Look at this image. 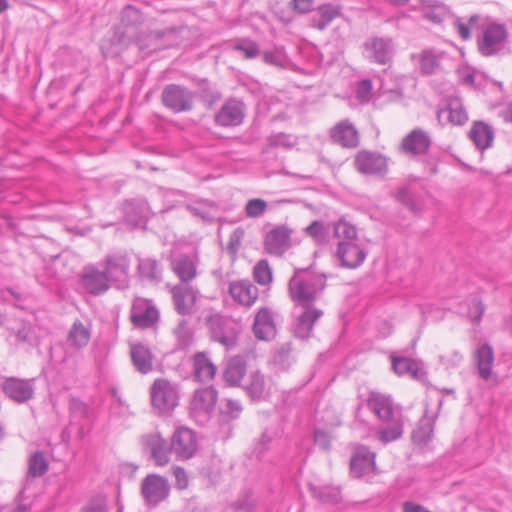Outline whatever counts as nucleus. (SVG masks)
I'll list each match as a JSON object with an SVG mask.
<instances>
[{
	"mask_svg": "<svg viewBox=\"0 0 512 512\" xmlns=\"http://www.w3.org/2000/svg\"><path fill=\"white\" fill-rule=\"evenodd\" d=\"M367 407L384 425L377 433V438L383 444L399 439L403 434V415L392 398L378 392H371L367 399Z\"/></svg>",
	"mask_w": 512,
	"mask_h": 512,
	"instance_id": "obj_1",
	"label": "nucleus"
},
{
	"mask_svg": "<svg viewBox=\"0 0 512 512\" xmlns=\"http://www.w3.org/2000/svg\"><path fill=\"white\" fill-rule=\"evenodd\" d=\"M326 288V276L312 267L297 268L288 282V293L296 306H315Z\"/></svg>",
	"mask_w": 512,
	"mask_h": 512,
	"instance_id": "obj_2",
	"label": "nucleus"
},
{
	"mask_svg": "<svg viewBox=\"0 0 512 512\" xmlns=\"http://www.w3.org/2000/svg\"><path fill=\"white\" fill-rule=\"evenodd\" d=\"M508 35L505 24L498 22L487 24L476 40L479 53L484 57L504 54L507 50Z\"/></svg>",
	"mask_w": 512,
	"mask_h": 512,
	"instance_id": "obj_3",
	"label": "nucleus"
},
{
	"mask_svg": "<svg viewBox=\"0 0 512 512\" xmlns=\"http://www.w3.org/2000/svg\"><path fill=\"white\" fill-rule=\"evenodd\" d=\"M109 281L117 289L128 286L130 260L125 253L108 254L100 263Z\"/></svg>",
	"mask_w": 512,
	"mask_h": 512,
	"instance_id": "obj_4",
	"label": "nucleus"
},
{
	"mask_svg": "<svg viewBox=\"0 0 512 512\" xmlns=\"http://www.w3.org/2000/svg\"><path fill=\"white\" fill-rule=\"evenodd\" d=\"M151 403L161 414L171 412L178 404L176 386L165 379L155 380L151 387Z\"/></svg>",
	"mask_w": 512,
	"mask_h": 512,
	"instance_id": "obj_5",
	"label": "nucleus"
},
{
	"mask_svg": "<svg viewBox=\"0 0 512 512\" xmlns=\"http://www.w3.org/2000/svg\"><path fill=\"white\" fill-rule=\"evenodd\" d=\"M161 100L174 113L188 112L194 105V93L182 85L169 84L164 87Z\"/></svg>",
	"mask_w": 512,
	"mask_h": 512,
	"instance_id": "obj_6",
	"label": "nucleus"
},
{
	"mask_svg": "<svg viewBox=\"0 0 512 512\" xmlns=\"http://www.w3.org/2000/svg\"><path fill=\"white\" fill-rule=\"evenodd\" d=\"M206 323L213 340L228 349L236 345L238 327L231 319L214 314L207 318Z\"/></svg>",
	"mask_w": 512,
	"mask_h": 512,
	"instance_id": "obj_7",
	"label": "nucleus"
},
{
	"mask_svg": "<svg viewBox=\"0 0 512 512\" xmlns=\"http://www.w3.org/2000/svg\"><path fill=\"white\" fill-rule=\"evenodd\" d=\"M365 58L375 64L388 65L392 62L395 54V46L390 37H370L364 44Z\"/></svg>",
	"mask_w": 512,
	"mask_h": 512,
	"instance_id": "obj_8",
	"label": "nucleus"
},
{
	"mask_svg": "<svg viewBox=\"0 0 512 512\" xmlns=\"http://www.w3.org/2000/svg\"><path fill=\"white\" fill-rule=\"evenodd\" d=\"M1 390L11 401L17 404H25L34 398L35 379L8 377L1 384Z\"/></svg>",
	"mask_w": 512,
	"mask_h": 512,
	"instance_id": "obj_9",
	"label": "nucleus"
},
{
	"mask_svg": "<svg viewBox=\"0 0 512 512\" xmlns=\"http://www.w3.org/2000/svg\"><path fill=\"white\" fill-rule=\"evenodd\" d=\"M170 485L166 478L157 475H147L141 483V494L146 505L155 507L169 496Z\"/></svg>",
	"mask_w": 512,
	"mask_h": 512,
	"instance_id": "obj_10",
	"label": "nucleus"
},
{
	"mask_svg": "<svg viewBox=\"0 0 512 512\" xmlns=\"http://www.w3.org/2000/svg\"><path fill=\"white\" fill-rule=\"evenodd\" d=\"M295 322L293 333L300 339L311 336L315 323L323 316V311L316 306H294Z\"/></svg>",
	"mask_w": 512,
	"mask_h": 512,
	"instance_id": "obj_11",
	"label": "nucleus"
},
{
	"mask_svg": "<svg viewBox=\"0 0 512 512\" xmlns=\"http://www.w3.org/2000/svg\"><path fill=\"white\" fill-rule=\"evenodd\" d=\"M354 164L358 172L365 175L385 176L388 171V160L377 152L367 150L359 151Z\"/></svg>",
	"mask_w": 512,
	"mask_h": 512,
	"instance_id": "obj_12",
	"label": "nucleus"
},
{
	"mask_svg": "<svg viewBox=\"0 0 512 512\" xmlns=\"http://www.w3.org/2000/svg\"><path fill=\"white\" fill-rule=\"evenodd\" d=\"M199 258L196 253L175 252L170 255V266L180 283H191L197 276Z\"/></svg>",
	"mask_w": 512,
	"mask_h": 512,
	"instance_id": "obj_13",
	"label": "nucleus"
},
{
	"mask_svg": "<svg viewBox=\"0 0 512 512\" xmlns=\"http://www.w3.org/2000/svg\"><path fill=\"white\" fill-rule=\"evenodd\" d=\"M82 288L93 296L106 293L112 285L107 274L95 265H86L80 276Z\"/></svg>",
	"mask_w": 512,
	"mask_h": 512,
	"instance_id": "obj_14",
	"label": "nucleus"
},
{
	"mask_svg": "<svg viewBox=\"0 0 512 512\" xmlns=\"http://www.w3.org/2000/svg\"><path fill=\"white\" fill-rule=\"evenodd\" d=\"M198 448L196 434L186 427H179L171 438V450L180 459H190Z\"/></svg>",
	"mask_w": 512,
	"mask_h": 512,
	"instance_id": "obj_15",
	"label": "nucleus"
},
{
	"mask_svg": "<svg viewBox=\"0 0 512 512\" xmlns=\"http://www.w3.org/2000/svg\"><path fill=\"white\" fill-rule=\"evenodd\" d=\"M131 322L139 328L152 327L159 319V312L151 300L137 298L130 313Z\"/></svg>",
	"mask_w": 512,
	"mask_h": 512,
	"instance_id": "obj_16",
	"label": "nucleus"
},
{
	"mask_svg": "<svg viewBox=\"0 0 512 512\" xmlns=\"http://www.w3.org/2000/svg\"><path fill=\"white\" fill-rule=\"evenodd\" d=\"M431 137L421 128L410 131L401 141V151L410 157L422 156L428 153Z\"/></svg>",
	"mask_w": 512,
	"mask_h": 512,
	"instance_id": "obj_17",
	"label": "nucleus"
},
{
	"mask_svg": "<svg viewBox=\"0 0 512 512\" xmlns=\"http://www.w3.org/2000/svg\"><path fill=\"white\" fill-rule=\"evenodd\" d=\"M199 290L191 283H179L172 288V296L176 311L180 315H189L199 297Z\"/></svg>",
	"mask_w": 512,
	"mask_h": 512,
	"instance_id": "obj_18",
	"label": "nucleus"
},
{
	"mask_svg": "<svg viewBox=\"0 0 512 512\" xmlns=\"http://www.w3.org/2000/svg\"><path fill=\"white\" fill-rule=\"evenodd\" d=\"M341 266L354 269L359 267L366 259L367 252L356 241H339L336 250Z\"/></svg>",
	"mask_w": 512,
	"mask_h": 512,
	"instance_id": "obj_19",
	"label": "nucleus"
},
{
	"mask_svg": "<svg viewBox=\"0 0 512 512\" xmlns=\"http://www.w3.org/2000/svg\"><path fill=\"white\" fill-rule=\"evenodd\" d=\"M292 231L286 226H276L265 236L264 247L267 253L281 256L291 246Z\"/></svg>",
	"mask_w": 512,
	"mask_h": 512,
	"instance_id": "obj_20",
	"label": "nucleus"
},
{
	"mask_svg": "<svg viewBox=\"0 0 512 512\" xmlns=\"http://www.w3.org/2000/svg\"><path fill=\"white\" fill-rule=\"evenodd\" d=\"M245 106L243 102L236 99L227 100L214 117L218 126H238L243 122Z\"/></svg>",
	"mask_w": 512,
	"mask_h": 512,
	"instance_id": "obj_21",
	"label": "nucleus"
},
{
	"mask_svg": "<svg viewBox=\"0 0 512 512\" xmlns=\"http://www.w3.org/2000/svg\"><path fill=\"white\" fill-rule=\"evenodd\" d=\"M375 453L365 446H358L350 460V472L354 477L360 478L375 469Z\"/></svg>",
	"mask_w": 512,
	"mask_h": 512,
	"instance_id": "obj_22",
	"label": "nucleus"
},
{
	"mask_svg": "<svg viewBox=\"0 0 512 512\" xmlns=\"http://www.w3.org/2000/svg\"><path fill=\"white\" fill-rule=\"evenodd\" d=\"M232 299L245 307H251L258 299V288L247 279L233 281L229 284Z\"/></svg>",
	"mask_w": 512,
	"mask_h": 512,
	"instance_id": "obj_23",
	"label": "nucleus"
},
{
	"mask_svg": "<svg viewBox=\"0 0 512 512\" xmlns=\"http://www.w3.org/2000/svg\"><path fill=\"white\" fill-rule=\"evenodd\" d=\"M253 333L259 340H270L276 334V325L272 315V311L263 307L258 310L253 323Z\"/></svg>",
	"mask_w": 512,
	"mask_h": 512,
	"instance_id": "obj_24",
	"label": "nucleus"
},
{
	"mask_svg": "<svg viewBox=\"0 0 512 512\" xmlns=\"http://www.w3.org/2000/svg\"><path fill=\"white\" fill-rule=\"evenodd\" d=\"M130 356L134 368L141 374H148L153 370L154 355L151 349L141 342L130 345Z\"/></svg>",
	"mask_w": 512,
	"mask_h": 512,
	"instance_id": "obj_25",
	"label": "nucleus"
},
{
	"mask_svg": "<svg viewBox=\"0 0 512 512\" xmlns=\"http://www.w3.org/2000/svg\"><path fill=\"white\" fill-rule=\"evenodd\" d=\"M7 329L10 336H13L15 338V342L18 344L35 346L39 342L36 327L27 320L20 319L15 321L14 324L9 326Z\"/></svg>",
	"mask_w": 512,
	"mask_h": 512,
	"instance_id": "obj_26",
	"label": "nucleus"
},
{
	"mask_svg": "<svg viewBox=\"0 0 512 512\" xmlns=\"http://www.w3.org/2000/svg\"><path fill=\"white\" fill-rule=\"evenodd\" d=\"M218 398L217 390L213 386H208L195 390L191 399V409L194 412H211Z\"/></svg>",
	"mask_w": 512,
	"mask_h": 512,
	"instance_id": "obj_27",
	"label": "nucleus"
},
{
	"mask_svg": "<svg viewBox=\"0 0 512 512\" xmlns=\"http://www.w3.org/2000/svg\"><path fill=\"white\" fill-rule=\"evenodd\" d=\"M446 117L448 122L452 125H464L468 120L467 112L463 103L458 97H449L447 99L446 107L440 109L438 112L439 121Z\"/></svg>",
	"mask_w": 512,
	"mask_h": 512,
	"instance_id": "obj_28",
	"label": "nucleus"
},
{
	"mask_svg": "<svg viewBox=\"0 0 512 512\" xmlns=\"http://www.w3.org/2000/svg\"><path fill=\"white\" fill-rule=\"evenodd\" d=\"M331 138L335 143L346 148H355L359 144L358 131L354 125L348 121L338 123L331 130Z\"/></svg>",
	"mask_w": 512,
	"mask_h": 512,
	"instance_id": "obj_29",
	"label": "nucleus"
},
{
	"mask_svg": "<svg viewBox=\"0 0 512 512\" xmlns=\"http://www.w3.org/2000/svg\"><path fill=\"white\" fill-rule=\"evenodd\" d=\"M216 366L207 353L198 352L193 356V376L198 382H209L216 374Z\"/></svg>",
	"mask_w": 512,
	"mask_h": 512,
	"instance_id": "obj_30",
	"label": "nucleus"
},
{
	"mask_svg": "<svg viewBox=\"0 0 512 512\" xmlns=\"http://www.w3.org/2000/svg\"><path fill=\"white\" fill-rule=\"evenodd\" d=\"M469 138L477 149L485 150L492 146L494 130L484 121H475L469 131Z\"/></svg>",
	"mask_w": 512,
	"mask_h": 512,
	"instance_id": "obj_31",
	"label": "nucleus"
},
{
	"mask_svg": "<svg viewBox=\"0 0 512 512\" xmlns=\"http://www.w3.org/2000/svg\"><path fill=\"white\" fill-rule=\"evenodd\" d=\"M474 361L479 377L488 380L491 377L494 362L493 348L489 344L481 345L474 353Z\"/></svg>",
	"mask_w": 512,
	"mask_h": 512,
	"instance_id": "obj_32",
	"label": "nucleus"
},
{
	"mask_svg": "<svg viewBox=\"0 0 512 512\" xmlns=\"http://www.w3.org/2000/svg\"><path fill=\"white\" fill-rule=\"evenodd\" d=\"M145 444L158 466H164L169 462V454L172 450L164 438L158 434H152L147 436Z\"/></svg>",
	"mask_w": 512,
	"mask_h": 512,
	"instance_id": "obj_33",
	"label": "nucleus"
},
{
	"mask_svg": "<svg viewBox=\"0 0 512 512\" xmlns=\"http://www.w3.org/2000/svg\"><path fill=\"white\" fill-rule=\"evenodd\" d=\"M245 390L253 400H264L270 394V387L265 376L259 371L249 374Z\"/></svg>",
	"mask_w": 512,
	"mask_h": 512,
	"instance_id": "obj_34",
	"label": "nucleus"
},
{
	"mask_svg": "<svg viewBox=\"0 0 512 512\" xmlns=\"http://www.w3.org/2000/svg\"><path fill=\"white\" fill-rule=\"evenodd\" d=\"M391 363L394 372L399 375H410L414 379H418L422 376V363L418 360H414L402 356H391Z\"/></svg>",
	"mask_w": 512,
	"mask_h": 512,
	"instance_id": "obj_35",
	"label": "nucleus"
},
{
	"mask_svg": "<svg viewBox=\"0 0 512 512\" xmlns=\"http://www.w3.org/2000/svg\"><path fill=\"white\" fill-rule=\"evenodd\" d=\"M186 209L194 216L203 221L212 222L218 213V206L215 202L200 199L186 205Z\"/></svg>",
	"mask_w": 512,
	"mask_h": 512,
	"instance_id": "obj_36",
	"label": "nucleus"
},
{
	"mask_svg": "<svg viewBox=\"0 0 512 512\" xmlns=\"http://www.w3.org/2000/svg\"><path fill=\"white\" fill-rule=\"evenodd\" d=\"M246 373V363L241 357H234L229 360L223 373L224 381L230 386L240 384Z\"/></svg>",
	"mask_w": 512,
	"mask_h": 512,
	"instance_id": "obj_37",
	"label": "nucleus"
},
{
	"mask_svg": "<svg viewBox=\"0 0 512 512\" xmlns=\"http://www.w3.org/2000/svg\"><path fill=\"white\" fill-rule=\"evenodd\" d=\"M90 330L81 321L73 323L68 333V343L75 348L85 347L90 340Z\"/></svg>",
	"mask_w": 512,
	"mask_h": 512,
	"instance_id": "obj_38",
	"label": "nucleus"
},
{
	"mask_svg": "<svg viewBox=\"0 0 512 512\" xmlns=\"http://www.w3.org/2000/svg\"><path fill=\"white\" fill-rule=\"evenodd\" d=\"M138 272L142 279L147 281H160L162 270L155 259H140L138 263Z\"/></svg>",
	"mask_w": 512,
	"mask_h": 512,
	"instance_id": "obj_39",
	"label": "nucleus"
},
{
	"mask_svg": "<svg viewBox=\"0 0 512 512\" xmlns=\"http://www.w3.org/2000/svg\"><path fill=\"white\" fill-rule=\"evenodd\" d=\"M339 9L331 4L322 5L313 17L314 26L319 30L325 29L338 15Z\"/></svg>",
	"mask_w": 512,
	"mask_h": 512,
	"instance_id": "obj_40",
	"label": "nucleus"
},
{
	"mask_svg": "<svg viewBox=\"0 0 512 512\" xmlns=\"http://www.w3.org/2000/svg\"><path fill=\"white\" fill-rule=\"evenodd\" d=\"M49 469V463L44 452L36 451L28 459L27 474L30 477H42Z\"/></svg>",
	"mask_w": 512,
	"mask_h": 512,
	"instance_id": "obj_41",
	"label": "nucleus"
},
{
	"mask_svg": "<svg viewBox=\"0 0 512 512\" xmlns=\"http://www.w3.org/2000/svg\"><path fill=\"white\" fill-rule=\"evenodd\" d=\"M434 431V420L425 414L413 431L412 439L414 443L426 444L432 437Z\"/></svg>",
	"mask_w": 512,
	"mask_h": 512,
	"instance_id": "obj_42",
	"label": "nucleus"
},
{
	"mask_svg": "<svg viewBox=\"0 0 512 512\" xmlns=\"http://www.w3.org/2000/svg\"><path fill=\"white\" fill-rule=\"evenodd\" d=\"M413 59H417L421 72L425 75H431L436 72L439 67V58L430 50H424L418 55H413Z\"/></svg>",
	"mask_w": 512,
	"mask_h": 512,
	"instance_id": "obj_43",
	"label": "nucleus"
},
{
	"mask_svg": "<svg viewBox=\"0 0 512 512\" xmlns=\"http://www.w3.org/2000/svg\"><path fill=\"white\" fill-rule=\"evenodd\" d=\"M177 338V347L181 350L189 349L194 342V336L188 322L184 319L180 320L174 330Z\"/></svg>",
	"mask_w": 512,
	"mask_h": 512,
	"instance_id": "obj_44",
	"label": "nucleus"
},
{
	"mask_svg": "<svg viewBox=\"0 0 512 512\" xmlns=\"http://www.w3.org/2000/svg\"><path fill=\"white\" fill-rule=\"evenodd\" d=\"M199 97L208 107H212L217 103L222 95L221 93L211 86L207 79H202L198 83Z\"/></svg>",
	"mask_w": 512,
	"mask_h": 512,
	"instance_id": "obj_45",
	"label": "nucleus"
},
{
	"mask_svg": "<svg viewBox=\"0 0 512 512\" xmlns=\"http://www.w3.org/2000/svg\"><path fill=\"white\" fill-rule=\"evenodd\" d=\"M334 236L339 239V241H356L357 239V231L356 228L345 220H339L334 224L333 227Z\"/></svg>",
	"mask_w": 512,
	"mask_h": 512,
	"instance_id": "obj_46",
	"label": "nucleus"
},
{
	"mask_svg": "<svg viewBox=\"0 0 512 512\" xmlns=\"http://www.w3.org/2000/svg\"><path fill=\"white\" fill-rule=\"evenodd\" d=\"M315 496L325 504H338L342 501L341 490L339 487L324 486L315 491Z\"/></svg>",
	"mask_w": 512,
	"mask_h": 512,
	"instance_id": "obj_47",
	"label": "nucleus"
},
{
	"mask_svg": "<svg viewBox=\"0 0 512 512\" xmlns=\"http://www.w3.org/2000/svg\"><path fill=\"white\" fill-rule=\"evenodd\" d=\"M233 49L243 53L247 59L256 58L260 53L258 44L247 38L236 40Z\"/></svg>",
	"mask_w": 512,
	"mask_h": 512,
	"instance_id": "obj_48",
	"label": "nucleus"
},
{
	"mask_svg": "<svg viewBox=\"0 0 512 512\" xmlns=\"http://www.w3.org/2000/svg\"><path fill=\"white\" fill-rule=\"evenodd\" d=\"M305 232L317 244H325L328 241V232L324 223L321 221H313L305 228Z\"/></svg>",
	"mask_w": 512,
	"mask_h": 512,
	"instance_id": "obj_49",
	"label": "nucleus"
},
{
	"mask_svg": "<svg viewBox=\"0 0 512 512\" xmlns=\"http://www.w3.org/2000/svg\"><path fill=\"white\" fill-rule=\"evenodd\" d=\"M478 20V15L470 16L467 23H465L462 18L456 17L453 22V26L460 38L464 41H467L471 38L470 28L474 27Z\"/></svg>",
	"mask_w": 512,
	"mask_h": 512,
	"instance_id": "obj_50",
	"label": "nucleus"
},
{
	"mask_svg": "<svg viewBox=\"0 0 512 512\" xmlns=\"http://www.w3.org/2000/svg\"><path fill=\"white\" fill-rule=\"evenodd\" d=\"M254 279L261 285H266L272 281V271L266 260H260L254 267Z\"/></svg>",
	"mask_w": 512,
	"mask_h": 512,
	"instance_id": "obj_51",
	"label": "nucleus"
},
{
	"mask_svg": "<svg viewBox=\"0 0 512 512\" xmlns=\"http://www.w3.org/2000/svg\"><path fill=\"white\" fill-rule=\"evenodd\" d=\"M448 13L447 7L440 2H434L425 9V17L433 23H441Z\"/></svg>",
	"mask_w": 512,
	"mask_h": 512,
	"instance_id": "obj_52",
	"label": "nucleus"
},
{
	"mask_svg": "<svg viewBox=\"0 0 512 512\" xmlns=\"http://www.w3.org/2000/svg\"><path fill=\"white\" fill-rule=\"evenodd\" d=\"M242 405L239 401L233 399H225L221 406L220 412L227 420L237 419L242 412Z\"/></svg>",
	"mask_w": 512,
	"mask_h": 512,
	"instance_id": "obj_53",
	"label": "nucleus"
},
{
	"mask_svg": "<svg viewBox=\"0 0 512 512\" xmlns=\"http://www.w3.org/2000/svg\"><path fill=\"white\" fill-rule=\"evenodd\" d=\"M265 63L276 67H283L286 64L287 57L283 48L276 47L263 53Z\"/></svg>",
	"mask_w": 512,
	"mask_h": 512,
	"instance_id": "obj_54",
	"label": "nucleus"
},
{
	"mask_svg": "<svg viewBox=\"0 0 512 512\" xmlns=\"http://www.w3.org/2000/svg\"><path fill=\"white\" fill-rule=\"evenodd\" d=\"M267 209V202L260 198L250 199L245 205V213L249 218L262 216Z\"/></svg>",
	"mask_w": 512,
	"mask_h": 512,
	"instance_id": "obj_55",
	"label": "nucleus"
},
{
	"mask_svg": "<svg viewBox=\"0 0 512 512\" xmlns=\"http://www.w3.org/2000/svg\"><path fill=\"white\" fill-rule=\"evenodd\" d=\"M274 362L281 368L285 369L291 364V346L289 343L282 345L274 353Z\"/></svg>",
	"mask_w": 512,
	"mask_h": 512,
	"instance_id": "obj_56",
	"label": "nucleus"
},
{
	"mask_svg": "<svg viewBox=\"0 0 512 512\" xmlns=\"http://www.w3.org/2000/svg\"><path fill=\"white\" fill-rule=\"evenodd\" d=\"M80 512H108L107 500L102 495L91 498L81 509Z\"/></svg>",
	"mask_w": 512,
	"mask_h": 512,
	"instance_id": "obj_57",
	"label": "nucleus"
},
{
	"mask_svg": "<svg viewBox=\"0 0 512 512\" xmlns=\"http://www.w3.org/2000/svg\"><path fill=\"white\" fill-rule=\"evenodd\" d=\"M396 198L399 202L404 204L413 213L418 212L417 204L413 198L412 193L408 187H402L398 190Z\"/></svg>",
	"mask_w": 512,
	"mask_h": 512,
	"instance_id": "obj_58",
	"label": "nucleus"
},
{
	"mask_svg": "<svg viewBox=\"0 0 512 512\" xmlns=\"http://www.w3.org/2000/svg\"><path fill=\"white\" fill-rule=\"evenodd\" d=\"M356 98L361 103H367L370 101L372 96V83L369 79H364L357 84L356 87Z\"/></svg>",
	"mask_w": 512,
	"mask_h": 512,
	"instance_id": "obj_59",
	"label": "nucleus"
},
{
	"mask_svg": "<svg viewBox=\"0 0 512 512\" xmlns=\"http://www.w3.org/2000/svg\"><path fill=\"white\" fill-rule=\"evenodd\" d=\"M439 360L445 369L450 370L459 367L463 360V356L458 351H452L445 355H441Z\"/></svg>",
	"mask_w": 512,
	"mask_h": 512,
	"instance_id": "obj_60",
	"label": "nucleus"
},
{
	"mask_svg": "<svg viewBox=\"0 0 512 512\" xmlns=\"http://www.w3.org/2000/svg\"><path fill=\"white\" fill-rule=\"evenodd\" d=\"M268 143L271 147H284L290 148L294 145V140L291 135L285 133H277L268 138Z\"/></svg>",
	"mask_w": 512,
	"mask_h": 512,
	"instance_id": "obj_61",
	"label": "nucleus"
},
{
	"mask_svg": "<svg viewBox=\"0 0 512 512\" xmlns=\"http://www.w3.org/2000/svg\"><path fill=\"white\" fill-rule=\"evenodd\" d=\"M484 311L485 307L481 300H479L478 298H473L468 309V316L470 317V319L475 323H479L481 321Z\"/></svg>",
	"mask_w": 512,
	"mask_h": 512,
	"instance_id": "obj_62",
	"label": "nucleus"
},
{
	"mask_svg": "<svg viewBox=\"0 0 512 512\" xmlns=\"http://www.w3.org/2000/svg\"><path fill=\"white\" fill-rule=\"evenodd\" d=\"M172 472L173 476L175 477L176 487L179 490L186 489L189 484V479L186 471L182 467L174 466L172 468Z\"/></svg>",
	"mask_w": 512,
	"mask_h": 512,
	"instance_id": "obj_63",
	"label": "nucleus"
},
{
	"mask_svg": "<svg viewBox=\"0 0 512 512\" xmlns=\"http://www.w3.org/2000/svg\"><path fill=\"white\" fill-rule=\"evenodd\" d=\"M402 512H431L426 507L413 501H405L402 503Z\"/></svg>",
	"mask_w": 512,
	"mask_h": 512,
	"instance_id": "obj_64",
	"label": "nucleus"
}]
</instances>
